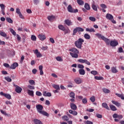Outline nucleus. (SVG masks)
I'll use <instances>...</instances> for the list:
<instances>
[{"instance_id":"obj_21","label":"nucleus","mask_w":124,"mask_h":124,"mask_svg":"<svg viewBox=\"0 0 124 124\" xmlns=\"http://www.w3.org/2000/svg\"><path fill=\"white\" fill-rule=\"evenodd\" d=\"M39 69L40 70V75H43L44 73L43 72V66L42 65L39 66Z\"/></svg>"},{"instance_id":"obj_24","label":"nucleus","mask_w":124,"mask_h":124,"mask_svg":"<svg viewBox=\"0 0 124 124\" xmlns=\"http://www.w3.org/2000/svg\"><path fill=\"white\" fill-rule=\"evenodd\" d=\"M102 107H104V108L107 109V110H110V108H109L108 105H107V103H103L102 104Z\"/></svg>"},{"instance_id":"obj_59","label":"nucleus","mask_w":124,"mask_h":124,"mask_svg":"<svg viewBox=\"0 0 124 124\" xmlns=\"http://www.w3.org/2000/svg\"><path fill=\"white\" fill-rule=\"evenodd\" d=\"M88 100H87V98H84V99H82V103L83 104H86V103H87Z\"/></svg>"},{"instance_id":"obj_61","label":"nucleus","mask_w":124,"mask_h":124,"mask_svg":"<svg viewBox=\"0 0 124 124\" xmlns=\"http://www.w3.org/2000/svg\"><path fill=\"white\" fill-rule=\"evenodd\" d=\"M41 49L43 51H46V50H47V49H48V46H42Z\"/></svg>"},{"instance_id":"obj_36","label":"nucleus","mask_w":124,"mask_h":124,"mask_svg":"<svg viewBox=\"0 0 124 124\" xmlns=\"http://www.w3.org/2000/svg\"><path fill=\"white\" fill-rule=\"evenodd\" d=\"M111 70L112 73H117V72H118V70H117V69H116V67H111Z\"/></svg>"},{"instance_id":"obj_58","label":"nucleus","mask_w":124,"mask_h":124,"mask_svg":"<svg viewBox=\"0 0 124 124\" xmlns=\"http://www.w3.org/2000/svg\"><path fill=\"white\" fill-rule=\"evenodd\" d=\"M36 94L38 96H41V95H42V93H41V92H39V91H37L36 92Z\"/></svg>"},{"instance_id":"obj_57","label":"nucleus","mask_w":124,"mask_h":124,"mask_svg":"<svg viewBox=\"0 0 124 124\" xmlns=\"http://www.w3.org/2000/svg\"><path fill=\"white\" fill-rule=\"evenodd\" d=\"M28 89H30V90H34L35 87L34 86H32L31 85H29L28 86Z\"/></svg>"},{"instance_id":"obj_54","label":"nucleus","mask_w":124,"mask_h":124,"mask_svg":"<svg viewBox=\"0 0 124 124\" xmlns=\"http://www.w3.org/2000/svg\"><path fill=\"white\" fill-rule=\"evenodd\" d=\"M78 68H81V69H83L84 68V65L78 64Z\"/></svg>"},{"instance_id":"obj_2","label":"nucleus","mask_w":124,"mask_h":124,"mask_svg":"<svg viewBox=\"0 0 124 124\" xmlns=\"http://www.w3.org/2000/svg\"><path fill=\"white\" fill-rule=\"evenodd\" d=\"M84 39L82 38H79L77 41L75 42V45L78 48L81 49L82 48V45H83V42H84Z\"/></svg>"},{"instance_id":"obj_56","label":"nucleus","mask_w":124,"mask_h":124,"mask_svg":"<svg viewBox=\"0 0 124 124\" xmlns=\"http://www.w3.org/2000/svg\"><path fill=\"white\" fill-rule=\"evenodd\" d=\"M118 52L119 53H124V49H123V47H120L118 48Z\"/></svg>"},{"instance_id":"obj_35","label":"nucleus","mask_w":124,"mask_h":124,"mask_svg":"<svg viewBox=\"0 0 124 124\" xmlns=\"http://www.w3.org/2000/svg\"><path fill=\"white\" fill-rule=\"evenodd\" d=\"M0 35L3 37H6V36H7V34L2 31H0Z\"/></svg>"},{"instance_id":"obj_18","label":"nucleus","mask_w":124,"mask_h":124,"mask_svg":"<svg viewBox=\"0 0 124 124\" xmlns=\"http://www.w3.org/2000/svg\"><path fill=\"white\" fill-rule=\"evenodd\" d=\"M112 103L117 106V107H121V103H119L118 101L112 100Z\"/></svg>"},{"instance_id":"obj_32","label":"nucleus","mask_w":124,"mask_h":124,"mask_svg":"<svg viewBox=\"0 0 124 124\" xmlns=\"http://www.w3.org/2000/svg\"><path fill=\"white\" fill-rule=\"evenodd\" d=\"M109 107H110V110H111V111H117V108H116L115 107V106L110 105Z\"/></svg>"},{"instance_id":"obj_5","label":"nucleus","mask_w":124,"mask_h":124,"mask_svg":"<svg viewBox=\"0 0 124 124\" xmlns=\"http://www.w3.org/2000/svg\"><path fill=\"white\" fill-rule=\"evenodd\" d=\"M78 62H80L81 63H86V64H87V65H91V62L86 59H78Z\"/></svg>"},{"instance_id":"obj_37","label":"nucleus","mask_w":124,"mask_h":124,"mask_svg":"<svg viewBox=\"0 0 124 124\" xmlns=\"http://www.w3.org/2000/svg\"><path fill=\"white\" fill-rule=\"evenodd\" d=\"M77 1L79 5H84V1L82 0H77Z\"/></svg>"},{"instance_id":"obj_43","label":"nucleus","mask_w":124,"mask_h":124,"mask_svg":"<svg viewBox=\"0 0 124 124\" xmlns=\"http://www.w3.org/2000/svg\"><path fill=\"white\" fill-rule=\"evenodd\" d=\"M103 91L105 93H110V90L106 88H103Z\"/></svg>"},{"instance_id":"obj_47","label":"nucleus","mask_w":124,"mask_h":124,"mask_svg":"<svg viewBox=\"0 0 124 124\" xmlns=\"http://www.w3.org/2000/svg\"><path fill=\"white\" fill-rule=\"evenodd\" d=\"M92 8L93 10H94V11H97V7H96V5L95 4H93L92 5Z\"/></svg>"},{"instance_id":"obj_62","label":"nucleus","mask_w":124,"mask_h":124,"mask_svg":"<svg viewBox=\"0 0 124 124\" xmlns=\"http://www.w3.org/2000/svg\"><path fill=\"white\" fill-rule=\"evenodd\" d=\"M0 7H1V10H4V7H5L4 4H0Z\"/></svg>"},{"instance_id":"obj_50","label":"nucleus","mask_w":124,"mask_h":124,"mask_svg":"<svg viewBox=\"0 0 124 124\" xmlns=\"http://www.w3.org/2000/svg\"><path fill=\"white\" fill-rule=\"evenodd\" d=\"M89 20L92 22H95V18L93 16L89 17Z\"/></svg>"},{"instance_id":"obj_28","label":"nucleus","mask_w":124,"mask_h":124,"mask_svg":"<svg viewBox=\"0 0 124 124\" xmlns=\"http://www.w3.org/2000/svg\"><path fill=\"white\" fill-rule=\"evenodd\" d=\"M84 8L86 10H90L91 9V7H90V5L89 3H85L84 5Z\"/></svg>"},{"instance_id":"obj_33","label":"nucleus","mask_w":124,"mask_h":124,"mask_svg":"<svg viewBox=\"0 0 124 124\" xmlns=\"http://www.w3.org/2000/svg\"><path fill=\"white\" fill-rule=\"evenodd\" d=\"M58 28L59 29V30H61V31H65V27H64V26H63V25H59Z\"/></svg>"},{"instance_id":"obj_27","label":"nucleus","mask_w":124,"mask_h":124,"mask_svg":"<svg viewBox=\"0 0 124 124\" xmlns=\"http://www.w3.org/2000/svg\"><path fill=\"white\" fill-rule=\"evenodd\" d=\"M115 95H117L118 97H120L122 100H124V96L122 94H119L118 93H116Z\"/></svg>"},{"instance_id":"obj_1","label":"nucleus","mask_w":124,"mask_h":124,"mask_svg":"<svg viewBox=\"0 0 124 124\" xmlns=\"http://www.w3.org/2000/svg\"><path fill=\"white\" fill-rule=\"evenodd\" d=\"M36 108L37 109V111L39 114H41L44 116H46V117H49V114L47 113V112L43 110V106L41 104H38L36 105Z\"/></svg>"},{"instance_id":"obj_17","label":"nucleus","mask_w":124,"mask_h":124,"mask_svg":"<svg viewBox=\"0 0 124 124\" xmlns=\"http://www.w3.org/2000/svg\"><path fill=\"white\" fill-rule=\"evenodd\" d=\"M38 37L40 40H42V41H43L46 39V36L44 35L39 34L38 35Z\"/></svg>"},{"instance_id":"obj_10","label":"nucleus","mask_w":124,"mask_h":124,"mask_svg":"<svg viewBox=\"0 0 124 124\" xmlns=\"http://www.w3.org/2000/svg\"><path fill=\"white\" fill-rule=\"evenodd\" d=\"M74 82H75L76 84H81L82 82V79L80 78H76L74 79Z\"/></svg>"},{"instance_id":"obj_49","label":"nucleus","mask_w":124,"mask_h":124,"mask_svg":"<svg viewBox=\"0 0 124 124\" xmlns=\"http://www.w3.org/2000/svg\"><path fill=\"white\" fill-rule=\"evenodd\" d=\"M100 7H101V8H103V9H106V8H107V6H106L105 4H101Z\"/></svg>"},{"instance_id":"obj_3","label":"nucleus","mask_w":124,"mask_h":124,"mask_svg":"<svg viewBox=\"0 0 124 124\" xmlns=\"http://www.w3.org/2000/svg\"><path fill=\"white\" fill-rule=\"evenodd\" d=\"M83 31H84V29L81 27H77L75 28L73 30V35H76V33H77V32L80 33V32Z\"/></svg>"},{"instance_id":"obj_42","label":"nucleus","mask_w":124,"mask_h":124,"mask_svg":"<svg viewBox=\"0 0 124 124\" xmlns=\"http://www.w3.org/2000/svg\"><path fill=\"white\" fill-rule=\"evenodd\" d=\"M69 96L72 98H75V93L72 92L70 93Z\"/></svg>"},{"instance_id":"obj_12","label":"nucleus","mask_w":124,"mask_h":124,"mask_svg":"<svg viewBox=\"0 0 124 124\" xmlns=\"http://www.w3.org/2000/svg\"><path fill=\"white\" fill-rule=\"evenodd\" d=\"M64 23L67 25V26H72L73 23L71 22V20L69 19H66L64 20Z\"/></svg>"},{"instance_id":"obj_8","label":"nucleus","mask_w":124,"mask_h":124,"mask_svg":"<svg viewBox=\"0 0 124 124\" xmlns=\"http://www.w3.org/2000/svg\"><path fill=\"white\" fill-rule=\"evenodd\" d=\"M14 87H16V93H22V91H23V89L19 86L16 85H14Z\"/></svg>"},{"instance_id":"obj_40","label":"nucleus","mask_w":124,"mask_h":124,"mask_svg":"<svg viewBox=\"0 0 124 124\" xmlns=\"http://www.w3.org/2000/svg\"><path fill=\"white\" fill-rule=\"evenodd\" d=\"M6 20L8 23H10V24H12L13 23V20H12L10 17H7Z\"/></svg>"},{"instance_id":"obj_6","label":"nucleus","mask_w":124,"mask_h":124,"mask_svg":"<svg viewBox=\"0 0 124 124\" xmlns=\"http://www.w3.org/2000/svg\"><path fill=\"white\" fill-rule=\"evenodd\" d=\"M16 13L18 14L20 19H25V17H24V16H23V15H22V13H21V11H20V9L19 8H17L16 9Z\"/></svg>"},{"instance_id":"obj_41","label":"nucleus","mask_w":124,"mask_h":124,"mask_svg":"<svg viewBox=\"0 0 124 124\" xmlns=\"http://www.w3.org/2000/svg\"><path fill=\"white\" fill-rule=\"evenodd\" d=\"M84 38H85V39H90L91 36L88 33H85L84 34Z\"/></svg>"},{"instance_id":"obj_19","label":"nucleus","mask_w":124,"mask_h":124,"mask_svg":"<svg viewBox=\"0 0 124 124\" xmlns=\"http://www.w3.org/2000/svg\"><path fill=\"white\" fill-rule=\"evenodd\" d=\"M78 54L79 53L70 52V55L71 56V57L72 58H75V59H77V58H78Z\"/></svg>"},{"instance_id":"obj_34","label":"nucleus","mask_w":124,"mask_h":124,"mask_svg":"<svg viewBox=\"0 0 124 124\" xmlns=\"http://www.w3.org/2000/svg\"><path fill=\"white\" fill-rule=\"evenodd\" d=\"M96 36H97L98 37V38H101V39H103L104 38V36L102 35L101 34H99L98 33H96L95 34Z\"/></svg>"},{"instance_id":"obj_64","label":"nucleus","mask_w":124,"mask_h":124,"mask_svg":"<svg viewBox=\"0 0 124 124\" xmlns=\"http://www.w3.org/2000/svg\"><path fill=\"white\" fill-rule=\"evenodd\" d=\"M32 72L33 74H36V73L37 72V70H36V69H33L32 70Z\"/></svg>"},{"instance_id":"obj_25","label":"nucleus","mask_w":124,"mask_h":124,"mask_svg":"<svg viewBox=\"0 0 124 124\" xmlns=\"http://www.w3.org/2000/svg\"><path fill=\"white\" fill-rule=\"evenodd\" d=\"M78 72L80 75H85L86 74V72H85V70L83 69H80L78 70Z\"/></svg>"},{"instance_id":"obj_52","label":"nucleus","mask_w":124,"mask_h":124,"mask_svg":"<svg viewBox=\"0 0 124 124\" xmlns=\"http://www.w3.org/2000/svg\"><path fill=\"white\" fill-rule=\"evenodd\" d=\"M90 100L92 101V102H94L95 101V97H94V96H93L90 98Z\"/></svg>"},{"instance_id":"obj_7","label":"nucleus","mask_w":124,"mask_h":124,"mask_svg":"<svg viewBox=\"0 0 124 124\" xmlns=\"http://www.w3.org/2000/svg\"><path fill=\"white\" fill-rule=\"evenodd\" d=\"M0 95L4 96L5 97H6V98H7V99H11V95H10V94H9L3 93V92H1L0 93Z\"/></svg>"},{"instance_id":"obj_44","label":"nucleus","mask_w":124,"mask_h":124,"mask_svg":"<svg viewBox=\"0 0 124 124\" xmlns=\"http://www.w3.org/2000/svg\"><path fill=\"white\" fill-rule=\"evenodd\" d=\"M94 79L95 80H103L104 78L102 77L95 76L94 77Z\"/></svg>"},{"instance_id":"obj_60","label":"nucleus","mask_w":124,"mask_h":124,"mask_svg":"<svg viewBox=\"0 0 124 124\" xmlns=\"http://www.w3.org/2000/svg\"><path fill=\"white\" fill-rule=\"evenodd\" d=\"M3 66H5V67H7V68L10 67V65H9V64L7 63H3Z\"/></svg>"},{"instance_id":"obj_63","label":"nucleus","mask_w":124,"mask_h":124,"mask_svg":"<svg viewBox=\"0 0 124 124\" xmlns=\"http://www.w3.org/2000/svg\"><path fill=\"white\" fill-rule=\"evenodd\" d=\"M85 124H93V122L92 121H90L89 120H87L86 122H85Z\"/></svg>"},{"instance_id":"obj_31","label":"nucleus","mask_w":124,"mask_h":124,"mask_svg":"<svg viewBox=\"0 0 124 124\" xmlns=\"http://www.w3.org/2000/svg\"><path fill=\"white\" fill-rule=\"evenodd\" d=\"M86 31H89V32H95V31H94V29H93V28H91L90 29L89 28H86Z\"/></svg>"},{"instance_id":"obj_15","label":"nucleus","mask_w":124,"mask_h":124,"mask_svg":"<svg viewBox=\"0 0 124 124\" xmlns=\"http://www.w3.org/2000/svg\"><path fill=\"white\" fill-rule=\"evenodd\" d=\"M55 16L54 15L52 16H47V19L48 21H50V22H53V20H55Z\"/></svg>"},{"instance_id":"obj_16","label":"nucleus","mask_w":124,"mask_h":124,"mask_svg":"<svg viewBox=\"0 0 124 124\" xmlns=\"http://www.w3.org/2000/svg\"><path fill=\"white\" fill-rule=\"evenodd\" d=\"M106 18L108 19V20H113V19H114V16L110 14H107Z\"/></svg>"},{"instance_id":"obj_30","label":"nucleus","mask_w":124,"mask_h":124,"mask_svg":"<svg viewBox=\"0 0 124 124\" xmlns=\"http://www.w3.org/2000/svg\"><path fill=\"white\" fill-rule=\"evenodd\" d=\"M52 87L54 89H55V90H58V91L61 90V88H60V85H59L53 84L52 85Z\"/></svg>"},{"instance_id":"obj_20","label":"nucleus","mask_w":124,"mask_h":124,"mask_svg":"<svg viewBox=\"0 0 124 124\" xmlns=\"http://www.w3.org/2000/svg\"><path fill=\"white\" fill-rule=\"evenodd\" d=\"M70 52H72V53H79V50L78 49H77V48H73L72 49H69V50Z\"/></svg>"},{"instance_id":"obj_46","label":"nucleus","mask_w":124,"mask_h":124,"mask_svg":"<svg viewBox=\"0 0 124 124\" xmlns=\"http://www.w3.org/2000/svg\"><path fill=\"white\" fill-rule=\"evenodd\" d=\"M29 83L30 84V85H35V82L32 79L29 80Z\"/></svg>"},{"instance_id":"obj_45","label":"nucleus","mask_w":124,"mask_h":124,"mask_svg":"<svg viewBox=\"0 0 124 124\" xmlns=\"http://www.w3.org/2000/svg\"><path fill=\"white\" fill-rule=\"evenodd\" d=\"M56 60L58 61V62H62L63 60L60 56H58L56 57Z\"/></svg>"},{"instance_id":"obj_38","label":"nucleus","mask_w":124,"mask_h":124,"mask_svg":"<svg viewBox=\"0 0 124 124\" xmlns=\"http://www.w3.org/2000/svg\"><path fill=\"white\" fill-rule=\"evenodd\" d=\"M62 120H63V121H65L66 122H67V121H69V120L68 116H66V115L63 116L62 117Z\"/></svg>"},{"instance_id":"obj_39","label":"nucleus","mask_w":124,"mask_h":124,"mask_svg":"<svg viewBox=\"0 0 124 124\" xmlns=\"http://www.w3.org/2000/svg\"><path fill=\"white\" fill-rule=\"evenodd\" d=\"M10 31L13 35H14L15 36H16V32L14 31V30H13V29L10 28Z\"/></svg>"},{"instance_id":"obj_4","label":"nucleus","mask_w":124,"mask_h":124,"mask_svg":"<svg viewBox=\"0 0 124 124\" xmlns=\"http://www.w3.org/2000/svg\"><path fill=\"white\" fill-rule=\"evenodd\" d=\"M67 9H68V11L69 12H70L71 13H77V12H78V9H76L75 10L74 9H73L71 5H68Z\"/></svg>"},{"instance_id":"obj_11","label":"nucleus","mask_w":124,"mask_h":124,"mask_svg":"<svg viewBox=\"0 0 124 124\" xmlns=\"http://www.w3.org/2000/svg\"><path fill=\"white\" fill-rule=\"evenodd\" d=\"M34 53L35 54V55H36L37 58H41V57H42V54H41L40 52L38 51V49H35Z\"/></svg>"},{"instance_id":"obj_23","label":"nucleus","mask_w":124,"mask_h":124,"mask_svg":"<svg viewBox=\"0 0 124 124\" xmlns=\"http://www.w3.org/2000/svg\"><path fill=\"white\" fill-rule=\"evenodd\" d=\"M33 122L35 124H43V123H42V122H41V121L37 119H34Z\"/></svg>"},{"instance_id":"obj_48","label":"nucleus","mask_w":124,"mask_h":124,"mask_svg":"<svg viewBox=\"0 0 124 124\" xmlns=\"http://www.w3.org/2000/svg\"><path fill=\"white\" fill-rule=\"evenodd\" d=\"M31 40L33 41H36V36H34V35H32L31 36Z\"/></svg>"},{"instance_id":"obj_53","label":"nucleus","mask_w":124,"mask_h":124,"mask_svg":"<svg viewBox=\"0 0 124 124\" xmlns=\"http://www.w3.org/2000/svg\"><path fill=\"white\" fill-rule=\"evenodd\" d=\"M91 74H93V75H97V71H92L91 72Z\"/></svg>"},{"instance_id":"obj_9","label":"nucleus","mask_w":124,"mask_h":124,"mask_svg":"<svg viewBox=\"0 0 124 124\" xmlns=\"http://www.w3.org/2000/svg\"><path fill=\"white\" fill-rule=\"evenodd\" d=\"M110 45L112 46V47H116V46L119 45V43L116 40L111 41H110Z\"/></svg>"},{"instance_id":"obj_26","label":"nucleus","mask_w":124,"mask_h":124,"mask_svg":"<svg viewBox=\"0 0 124 124\" xmlns=\"http://www.w3.org/2000/svg\"><path fill=\"white\" fill-rule=\"evenodd\" d=\"M103 40H104V41H105V42H106L108 45H109V44H110L111 42H110V40L107 39V38H106L105 37H104V39H103Z\"/></svg>"},{"instance_id":"obj_22","label":"nucleus","mask_w":124,"mask_h":124,"mask_svg":"<svg viewBox=\"0 0 124 124\" xmlns=\"http://www.w3.org/2000/svg\"><path fill=\"white\" fill-rule=\"evenodd\" d=\"M43 94L44 96H48L49 97L52 96V94L50 93H47L46 91L44 92Z\"/></svg>"},{"instance_id":"obj_14","label":"nucleus","mask_w":124,"mask_h":124,"mask_svg":"<svg viewBox=\"0 0 124 124\" xmlns=\"http://www.w3.org/2000/svg\"><path fill=\"white\" fill-rule=\"evenodd\" d=\"M70 107L72 110H74V111H75L77 109V106L73 103H70Z\"/></svg>"},{"instance_id":"obj_51","label":"nucleus","mask_w":124,"mask_h":124,"mask_svg":"<svg viewBox=\"0 0 124 124\" xmlns=\"http://www.w3.org/2000/svg\"><path fill=\"white\" fill-rule=\"evenodd\" d=\"M5 80H6V81H7V82H11L12 81V79H11V78L9 77H5Z\"/></svg>"},{"instance_id":"obj_55","label":"nucleus","mask_w":124,"mask_h":124,"mask_svg":"<svg viewBox=\"0 0 124 124\" xmlns=\"http://www.w3.org/2000/svg\"><path fill=\"white\" fill-rule=\"evenodd\" d=\"M0 112L3 115H4L5 116H9L8 114H7L6 112L5 111H3L2 110H0Z\"/></svg>"},{"instance_id":"obj_29","label":"nucleus","mask_w":124,"mask_h":124,"mask_svg":"<svg viewBox=\"0 0 124 124\" xmlns=\"http://www.w3.org/2000/svg\"><path fill=\"white\" fill-rule=\"evenodd\" d=\"M34 92L33 91H31L30 90H28V94H29V95H30L31 96H33L34 94Z\"/></svg>"},{"instance_id":"obj_13","label":"nucleus","mask_w":124,"mask_h":124,"mask_svg":"<svg viewBox=\"0 0 124 124\" xmlns=\"http://www.w3.org/2000/svg\"><path fill=\"white\" fill-rule=\"evenodd\" d=\"M19 66V64L17 62L14 63L13 64L11 65V66L10 67V68L11 69H15L16 67H18Z\"/></svg>"}]
</instances>
